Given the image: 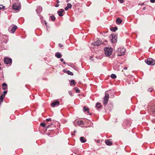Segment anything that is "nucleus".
<instances>
[{
	"instance_id": "f257e3e1",
	"label": "nucleus",
	"mask_w": 155,
	"mask_h": 155,
	"mask_svg": "<svg viewBox=\"0 0 155 155\" xmlns=\"http://www.w3.org/2000/svg\"><path fill=\"white\" fill-rule=\"evenodd\" d=\"M112 49L110 48H106L104 49L105 55L107 56H110L112 52Z\"/></svg>"
},
{
	"instance_id": "f03ea898",
	"label": "nucleus",
	"mask_w": 155,
	"mask_h": 155,
	"mask_svg": "<svg viewBox=\"0 0 155 155\" xmlns=\"http://www.w3.org/2000/svg\"><path fill=\"white\" fill-rule=\"evenodd\" d=\"M125 52V49L124 48H120L118 49L117 50V55L118 56H121L124 55Z\"/></svg>"
},
{
	"instance_id": "7ed1b4c3",
	"label": "nucleus",
	"mask_w": 155,
	"mask_h": 155,
	"mask_svg": "<svg viewBox=\"0 0 155 155\" xmlns=\"http://www.w3.org/2000/svg\"><path fill=\"white\" fill-rule=\"evenodd\" d=\"M21 7V5L18 2L14 3L12 6V9L15 11L18 10Z\"/></svg>"
},
{
	"instance_id": "20e7f679",
	"label": "nucleus",
	"mask_w": 155,
	"mask_h": 155,
	"mask_svg": "<svg viewBox=\"0 0 155 155\" xmlns=\"http://www.w3.org/2000/svg\"><path fill=\"white\" fill-rule=\"evenodd\" d=\"M107 91H106L105 92V96L104 98L103 103L104 105H106L107 104L108 101L109 94L107 93Z\"/></svg>"
},
{
	"instance_id": "39448f33",
	"label": "nucleus",
	"mask_w": 155,
	"mask_h": 155,
	"mask_svg": "<svg viewBox=\"0 0 155 155\" xmlns=\"http://www.w3.org/2000/svg\"><path fill=\"white\" fill-rule=\"evenodd\" d=\"M109 38L112 42L115 43L117 41V37L115 35L111 34L109 36Z\"/></svg>"
},
{
	"instance_id": "423d86ee",
	"label": "nucleus",
	"mask_w": 155,
	"mask_h": 155,
	"mask_svg": "<svg viewBox=\"0 0 155 155\" xmlns=\"http://www.w3.org/2000/svg\"><path fill=\"white\" fill-rule=\"evenodd\" d=\"M147 63L148 65H153L155 64V60L152 58H149L147 59Z\"/></svg>"
},
{
	"instance_id": "0eeeda50",
	"label": "nucleus",
	"mask_w": 155,
	"mask_h": 155,
	"mask_svg": "<svg viewBox=\"0 0 155 155\" xmlns=\"http://www.w3.org/2000/svg\"><path fill=\"white\" fill-rule=\"evenodd\" d=\"M12 60L11 58H5L4 59V63L6 64H11Z\"/></svg>"
},
{
	"instance_id": "6e6552de",
	"label": "nucleus",
	"mask_w": 155,
	"mask_h": 155,
	"mask_svg": "<svg viewBox=\"0 0 155 155\" xmlns=\"http://www.w3.org/2000/svg\"><path fill=\"white\" fill-rule=\"evenodd\" d=\"M17 26L15 25H14L12 27V29L10 30L9 29H8L9 31L11 33H14L16 29L17 28Z\"/></svg>"
},
{
	"instance_id": "1a4fd4ad",
	"label": "nucleus",
	"mask_w": 155,
	"mask_h": 155,
	"mask_svg": "<svg viewBox=\"0 0 155 155\" xmlns=\"http://www.w3.org/2000/svg\"><path fill=\"white\" fill-rule=\"evenodd\" d=\"M64 12V10L63 9H61L58 10L57 13L59 16L61 17L63 15V13Z\"/></svg>"
},
{
	"instance_id": "9d476101",
	"label": "nucleus",
	"mask_w": 155,
	"mask_h": 155,
	"mask_svg": "<svg viewBox=\"0 0 155 155\" xmlns=\"http://www.w3.org/2000/svg\"><path fill=\"white\" fill-rule=\"evenodd\" d=\"M60 103L58 101H56L52 102L51 104L52 107H54L59 105Z\"/></svg>"
},
{
	"instance_id": "9b49d317",
	"label": "nucleus",
	"mask_w": 155,
	"mask_h": 155,
	"mask_svg": "<svg viewBox=\"0 0 155 155\" xmlns=\"http://www.w3.org/2000/svg\"><path fill=\"white\" fill-rule=\"evenodd\" d=\"M89 109L88 107H87L86 106H85L83 107V110L85 112L86 111H87V113H88L89 115H91V114H90L89 112Z\"/></svg>"
},
{
	"instance_id": "f8f14e48",
	"label": "nucleus",
	"mask_w": 155,
	"mask_h": 155,
	"mask_svg": "<svg viewBox=\"0 0 155 155\" xmlns=\"http://www.w3.org/2000/svg\"><path fill=\"white\" fill-rule=\"evenodd\" d=\"M101 44V43L100 41L99 40H97L96 41H95L94 43V46H99Z\"/></svg>"
},
{
	"instance_id": "ddd939ff",
	"label": "nucleus",
	"mask_w": 155,
	"mask_h": 155,
	"mask_svg": "<svg viewBox=\"0 0 155 155\" xmlns=\"http://www.w3.org/2000/svg\"><path fill=\"white\" fill-rule=\"evenodd\" d=\"M71 5L70 3H68L67 4V6L65 8V11H67L69 8H71Z\"/></svg>"
},
{
	"instance_id": "4468645a",
	"label": "nucleus",
	"mask_w": 155,
	"mask_h": 155,
	"mask_svg": "<svg viewBox=\"0 0 155 155\" xmlns=\"http://www.w3.org/2000/svg\"><path fill=\"white\" fill-rule=\"evenodd\" d=\"M105 143L106 144L108 145H111L112 144V142L110 140H106Z\"/></svg>"
},
{
	"instance_id": "2eb2a0df",
	"label": "nucleus",
	"mask_w": 155,
	"mask_h": 155,
	"mask_svg": "<svg viewBox=\"0 0 155 155\" xmlns=\"http://www.w3.org/2000/svg\"><path fill=\"white\" fill-rule=\"evenodd\" d=\"M55 56L57 58H61V56H62L61 53L59 52L56 53L55 54Z\"/></svg>"
},
{
	"instance_id": "dca6fc26",
	"label": "nucleus",
	"mask_w": 155,
	"mask_h": 155,
	"mask_svg": "<svg viewBox=\"0 0 155 155\" xmlns=\"http://www.w3.org/2000/svg\"><path fill=\"white\" fill-rule=\"evenodd\" d=\"M80 140L82 143H85L86 141V140L84 137H81Z\"/></svg>"
},
{
	"instance_id": "f3484780",
	"label": "nucleus",
	"mask_w": 155,
	"mask_h": 155,
	"mask_svg": "<svg viewBox=\"0 0 155 155\" xmlns=\"http://www.w3.org/2000/svg\"><path fill=\"white\" fill-rule=\"evenodd\" d=\"M116 21L117 24L119 25L122 22V20L118 18L117 19Z\"/></svg>"
},
{
	"instance_id": "a211bd4d",
	"label": "nucleus",
	"mask_w": 155,
	"mask_h": 155,
	"mask_svg": "<svg viewBox=\"0 0 155 155\" xmlns=\"http://www.w3.org/2000/svg\"><path fill=\"white\" fill-rule=\"evenodd\" d=\"M7 87V85L5 83H3L2 84V87L3 90L6 89Z\"/></svg>"
},
{
	"instance_id": "6ab92c4d",
	"label": "nucleus",
	"mask_w": 155,
	"mask_h": 155,
	"mask_svg": "<svg viewBox=\"0 0 155 155\" xmlns=\"http://www.w3.org/2000/svg\"><path fill=\"white\" fill-rule=\"evenodd\" d=\"M117 28L116 27H112L110 28V30L112 31H115L116 30H117Z\"/></svg>"
},
{
	"instance_id": "aec40b11",
	"label": "nucleus",
	"mask_w": 155,
	"mask_h": 155,
	"mask_svg": "<svg viewBox=\"0 0 155 155\" xmlns=\"http://www.w3.org/2000/svg\"><path fill=\"white\" fill-rule=\"evenodd\" d=\"M101 104L99 103H97L96 104V107L97 108H100L101 107Z\"/></svg>"
},
{
	"instance_id": "412c9836",
	"label": "nucleus",
	"mask_w": 155,
	"mask_h": 155,
	"mask_svg": "<svg viewBox=\"0 0 155 155\" xmlns=\"http://www.w3.org/2000/svg\"><path fill=\"white\" fill-rule=\"evenodd\" d=\"M4 97L5 96H3L2 94V95L0 96V101H1V102H2Z\"/></svg>"
},
{
	"instance_id": "4be33fe9",
	"label": "nucleus",
	"mask_w": 155,
	"mask_h": 155,
	"mask_svg": "<svg viewBox=\"0 0 155 155\" xmlns=\"http://www.w3.org/2000/svg\"><path fill=\"white\" fill-rule=\"evenodd\" d=\"M110 77L112 78L115 79L116 78V76L114 74H112L111 75Z\"/></svg>"
},
{
	"instance_id": "5701e85b",
	"label": "nucleus",
	"mask_w": 155,
	"mask_h": 155,
	"mask_svg": "<svg viewBox=\"0 0 155 155\" xmlns=\"http://www.w3.org/2000/svg\"><path fill=\"white\" fill-rule=\"evenodd\" d=\"M71 85H75L76 84V83L75 82V81L74 80H72L71 81Z\"/></svg>"
},
{
	"instance_id": "b1692460",
	"label": "nucleus",
	"mask_w": 155,
	"mask_h": 155,
	"mask_svg": "<svg viewBox=\"0 0 155 155\" xmlns=\"http://www.w3.org/2000/svg\"><path fill=\"white\" fill-rule=\"evenodd\" d=\"M152 111L155 114V107L153 106L151 108Z\"/></svg>"
},
{
	"instance_id": "393cba45",
	"label": "nucleus",
	"mask_w": 155,
	"mask_h": 155,
	"mask_svg": "<svg viewBox=\"0 0 155 155\" xmlns=\"http://www.w3.org/2000/svg\"><path fill=\"white\" fill-rule=\"evenodd\" d=\"M67 72V73L68 74L70 75H73V73L72 72L70 71H68Z\"/></svg>"
},
{
	"instance_id": "a878e982",
	"label": "nucleus",
	"mask_w": 155,
	"mask_h": 155,
	"mask_svg": "<svg viewBox=\"0 0 155 155\" xmlns=\"http://www.w3.org/2000/svg\"><path fill=\"white\" fill-rule=\"evenodd\" d=\"M77 123L79 125H82L84 123L82 121H78Z\"/></svg>"
},
{
	"instance_id": "bb28decb",
	"label": "nucleus",
	"mask_w": 155,
	"mask_h": 155,
	"mask_svg": "<svg viewBox=\"0 0 155 155\" xmlns=\"http://www.w3.org/2000/svg\"><path fill=\"white\" fill-rule=\"evenodd\" d=\"M74 89L77 93H79L80 92V90L77 87H75Z\"/></svg>"
},
{
	"instance_id": "cd10ccee",
	"label": "nucleus",
	"mask_w": 155,
	"mask_h": 155,
	"mask_svg": "<svg viewBox=\"0 0 155 155\" xmlns=\"http://www.w3.org/2000/svg\"><path fill=\"white\" fill-rule=\"evenodd\" d=\"M50 17L52 21L54 20L55 19V18L54 15H51L50 16Z\"/></svg>"
},
{
	"instance_id": "c85d7f7f",
	"label": "nucleus",
	"mask_w": 155,
	"mask_h": 155,
	"mask_svg": "<svg viewBox=\"0 0 155 155\" xmlns=\"http://www.w3.org/2000/svg\"><path fill=\"white\" fill-rule=\"evenodd\" d=\"M43 127H45V124L44 123H41L40 124Z\"/></svg>"
},
{
	"instance_id": "c756f323",
	"label": "nucleus",
	"mask_w": 155,
	"mask_h": 155,
	"mask_svg": "<svg viewBox=\"0 0 155 155\" xmlns=\"http://www.w3.org/2000/svg\"><path fill=\"white\" fill-rule=\"evenodd\" d=\"M7 93V91H4L3 92V94H2L3 96H5V95Z\"/></svg>"
},
{
	"instance_id": "7c9ffc66",
	"label": "nucleus",
	"mask_w": 155,
	"mask_h": 155,
	"mask_svg": "<svg viewBox=\"0 0 155 155\" xmlns=\"http://www.w3.org/2000/svg\"><path fill=\"white\" fill-rule=\"evenodd\" d=\"M153 90V89L152 88H150L148 89V91L149 92H151Z\"/></svg>"
},
{
	"instance_id": "2f4dec72",
	"label": "nucleus",
	"mask_w": 155,
	"mask_h": 155,
	"mask_svg": "<svg viewBox=\"0 0 155 155\" xmlns=\"http://www.w3.org/2000/svg\"><path fill=\"white\" fill-rule=\"evenodd\" d=\"M60 61H62V62H63V63L64 64H65V62H64V61H64V59L63 58H61L60 59Z\"/></svg>"
},
{
	"instance_id": "473e14b6",
	"label": "nucleus",
	"mask_w": 155,
	"mask_h": 155,
	"mask_svg": "<svg viewBox=\"0 0 155 155\" xmlns=\"http://www.w3.org/2000/svg\"><path fill=\"white\" fill-rule=\"evenodd\" d=\"M68 93L69 94V95H70V96H72V92H71V91H69V92H68Z\"/></svg>"
},
{
	"instance_id": "72a5a7b5",
	"label": "nucleus",
	"mask_w": 155,
	"mask_h": 155,
	"mask_svg": "<svg viewBox=\"0 0 155 155\" xmlns=\"http://www.w3.org/2000/svg\"><path fill=\"white\" fill-rule=\"evenodd\" d=\"M51 119L50 118H49L48 119H47L46 120L47 121H49L51 120Z\"/></svg>"
},
{
	"instance_id": "f704fd0d",
	"label": "nucleus",
	"mask_w": 155,
	"mask_h": 155,
	"mask_svg": "<svg viewBox=\"0 0 155 155\" xmlns=\"http://www.w3.org/2000/svg\"><path fill=\"white\" fill-rule=\"evenodd\" d=\"M118 1L121 3H122L124 2L123 0H118Z\"/></svg>"
},
{
	"instance_id": "c9c22d12",
	"label": "nucleus",
	"mask_w": 155,
	"mask_h": 155,
	"mask_svg": "<svg viewBox=\"0 0 155 155\" xmlns=\"http://www.w3.org/2000/svg\"><path fill=\"white\" fill-rule=\"evenodd\" d=\"M150 2L151 3H154L155 2V0H150Z\"/></svg>"
},
{
	"instance_id": "e433bc0d",
	"label": "nucleus",
	"mask_w": 155,
	"mask_h": 155,
	"mask_svg": "<svg viewBox=\"0 0 155 155\" xmlns=\"http://www.w3.org/2000/svg\"><path fill=\"white\" fill-rule=\"evenodd\" d=\"M58 45L59 47H63V45L61 44H59Z\"/></svg>"
},
{
	"instance_id": "4c0bfd02",
	"label": "nucleus",
	"mask_w": 155,
	"mask_h": 155,
	"mask_svg": "<svg viewBox=\"0 0 155 155\" xmlns=\"http://www.w3.org/2000/svg\"><path fill=\"white\" fill-rule=\"evenodd\" d=\"M59 6V5L58 4V3L56 4L55 5V6L56 7H58V6Z\"/></svg>"
},
{
	"instance_id": "58836bf2",
	"label": "nucleus",
	"mask_w": 155,
	"mask_h": 155,
	"mask_svg": "<svg viewBox=\"0 0 155 155\" xmlns=\"http://www.w3.org/2000/svg\"><path fill=\"white\" fill-rule=\"evenodd\" d=\"M144 5V3H141V4H139L138 5Z\"/></svg>"
},
{
	"instance_id": "ea45409f",
	"label": "nucleus",
	"mask_w": 155,
	"mask_h": 155,
	"mask_svg": "<svg viewBox=\"0 0 155 155\" xmlns=\"http://www.w3.org/2000/svg\"><path fill=\"white\" fill-rule=\"evenodd\" d=\"M5 8V6H2V9H4Z\"/></svg>"
},
{
	"instance_id": "a19ab883",
	"label": "nucleus",
	"mask_w": 155,
	"mask_h": 155,
	"mask_svg": "<svg viewBox=\"0 0 155 155\" xmlns=\"http://www.w3.org/2000/svg\"><path fill=\"white\" fill-rule=\"evenodd\" d=\"M57 2L58 3H60V1H59V0H57Z\"/></svg>"
},
{
	"instance_id": "79ce46f5",
	"label": "nucleus",
	"mask_w": 155,
	"mask_h": 155,
	"mask_svg": "<svg viewBox=\"0 0 155 155\" xmlns=\"http://www.w3.org/2000/svg\"><path fill=\"white\" fill-rule=\"evenodd\" d=\"M127 67H125L124 68V70H127Z\"/></svg>"
},
{
	"instance_id": "37998d69",
	"label": "nucleus",
	"mask_w": 155,
	"mask_h": 155,
	"mask_svg": "<svg viewBox=\"0 0 155 155\" xmlns=\"http://www.w3.org/2000/svg\"><path fill=\"white\" fill-rule=\"evenodd\" d=\"M100 140H97V143H99V142H100Z\"/></svg>"
},
{
	"instance_id": "c03bdc74",
	"label": "nucleus",
	"mask_w": 155,
	"mask_h": 155,
	"mask_svg": "<svg viewBox=\"0 0 155 155\" xmlns=\"http://www.w3.org/2000/svg\"><path fill=\"white\" fill-rule=\"evenodd\" d=\"M42 8L41 7H40V11H41L42 10Z\"/></svg>"
},
{
	"instance_id": "a18cd8bd",
	"label": "nucleus",
	"mask_w": 155,
	"mask_h": 155,
	"mask_svg": "<svg viewBox=\"0 0 155 155\" xmlns=\"http://www.w3.org/2000/svg\"><path fill=\"white\" fill-rule=\"evenodd\" d=\"M145 9H146V7H144V8H143V10H145Z\"/></svg>"
},
{
	"instance_id": "49530a36",
	"label": "nucleus",
	"mask_w": 155,
	"mask_h": 155,
	"mask_svg": "<svg viewBox=\"0 0 155 155\" xmlns=\"http://www.w3.org/2000/svg\"><path fill=\"white\" fill-rule=\"evenodd\" d=\"M76 130L74 131V133H76Z\"/></svg>"
},
{
	"instance_id": "de8ad7c7",
	"label": "nucleus",
	"mask_w": 155,
	"mask_h": 155,
	"mask_svg": "<svg viewBox=\"0 0 155 155\" xmlns=\"http://www.w3.org/2000/svg\"><path fill=\"white\" fill-rule=\"evenodd\" d=\"M70 0H67V2H69V1H70Z\"/></svg>"
},
{
	"instance_id": "09e8293b",
	"label": "nucleus",
	"mask_w": 155,
	"mask_h": 155,
	"mask_svg": "<svg viewBox=\"0 0 155 155\" xmlns=\"http://www.w3.org/2000/svg\"><path fill=\"white\" fill-rule=\"evenodd\" d=\"M36 11H37V12H38H38H38V10H36Z\"/></svg>"
},
{
	"instance_id": "8fccbe9b",
	"label": "nucleus",
	"mask_w": 155,
	"mask_h": 155,
	"mask_svg": "<svg viewBox=\"0 0 155 155\" xmlns=\"http://www.w3.org/2000/svg\"><path fill=\"white\" fill-rule=\"evenodd\" d=\"M2 102H1V101H0V105H1V103Z\"/></svg>"
},
{
	"instance_id": "3c124183",
	"label": "nucleus",
	"mask_w": 155,
	"mask_h": 155,
	"mask_svg": "<svg viewBox=\"0 0 155 155\" xmlns=\"http://www.w3.org/2000/svg\"><path fill=\"white\" fill-rule=\"evenodd\" d=\"M1 9H2V8L0 7V10Z\"/></svg>"
},
{
	"instance_id": "603ef678",
	"label": "nucleus",
	"mask_w": 155,
	"mask_h": 155,
	"mask_svg": "<svg viewBox=\"0 0 155 155\" xmlns=\"http://www.w3.org/2000/svg\"><path fill=\"white\" fill-rule=\"evenodd\" d=\"M1 69V67H0V69Z\"/></svg>"
},
{
	"instance_id": "864d4df0",
	"label": "nucleus",
	"mask_w": 155,
	"mask_h": 155,
	"mask_svg": "<svg viewBox=\"0 0 155 155\" xmlns=\"http://www.w3.org/2000/svg\"><path fill=\"white\" fill-rule=\"evenodd\" d=\"M1 65V63H0V66Z\"/></svg>"
},
{
	"instance_id": "5fc2aeb1",
	"label": "nucleus",
	"mask_w": 155,
	"mask_h": 155,
	"mask_svg": "<svg viewBox=\"0 0 155 155\" xmlns=\"http://www.w3.org/2000/svg\"><path fill=\"white\" fill-rule=\"evenodd\" d=\"M154 129H155V127Z\"/></svg>"
}]
</instances>
